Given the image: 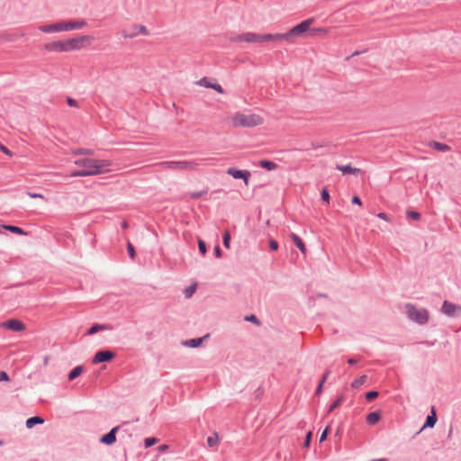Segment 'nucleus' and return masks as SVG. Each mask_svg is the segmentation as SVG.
Wrapping results in <instances>:
<instances>
[{
  "instance_id": "nucleus-11",
  "label": "nucleus",
  "mask_w": 461,
  "mask_h": 461,
  "mask_svg": "<svg viewBox=\"0 0 461 461\" xmlns=\"http://www.w3.org/2000/svg\"><path fill=\"white\" fill-rule=\"evenodd\" d=\"M0 327L13 331H22L25 330V325L18 319H9L5 321H3L0 324Z\"/></svg>"
},
{
  "instance_id": "nucleus-27",
  "label": "nucleus",
  "mask_w": 461,
  "mask_h": 461,
  "mask_svg": "<svg viewBox=\"0 0 461 461\" xmlns=\"http://www.w3.org/2000/svg\"><path fill=\"white\" fill-rule=\"evenodd\" d=\"M273 41H285L288 43H293L291 35L289 33V31L285 33H275L273 34Z\"/></svg>"
},
{
  "instance_id": "nucleus-28",
  "label": "nucleus",
  "mask_w": 461,
  "mask_h": 461,
  "mask_svg": "<svg viewBox=\"0 0 461 461\" xmlns=\"http://www.w3.org/2000/svg\"><path fill=\"white\" fill-rule=\"evenodd\" d=\"M3 228L11 231L12 233H14V234H18V235H26V232L24 231L23 229L18 227V226H15V225H7V224H4L3 225Z\"/></svg>"
},
{
  "instance_id": "nucleus-61",
  "label": "nucleus",
  "mask_w": 461,
  "mask_h": 461,
  "mask_svg": "<svg viewBox=\"0 0 461 461\" xmlns=\"http://www.w3.org/2000/svg\"><path fill=\"white\" fill-rule=\"evenodd\" d=\"M312 148H313L314 149H319V148H321V145L314 144L313 142H312Z\"/></svg>"
},
{
  "instance_id": "nucleus-8",
  "label": "nucleus",
  "mask_w": 461,
  "mask_h": 461,
  "mask_svg": "<svg viewBox=\"0 0 461 461\" xmlns=\"http://www.w3.org/2000/svg\"><path fill=\"white\" fill-rule=\"evenodd\" d=\"M90 41L91 37L86 35H80L71 39H68L66 40L68 52L78 50L84 46V43H89Z\"/></svg>"
},
{
  "instance_id": "nucleus-14",
  "label": "nucleus",
  "mask_w": 461,
  "mask_h": 461,
  "mask_svg": "<svg viewBox=\"0 0 461 461\" xmlns=\"http://www.w3.org/2000/svg\"><path fill=\"white\" fill-rule=\"evenodd\" d=\"M168 168L178 170H192L194 168V163L191 161H166Z\"/></svg>"
},
{
  "instance_id": "nucleus-21",
  "label": "nucleus",
  "mask_w": 461,
  "mask_h": 461,
  "mask_svg": "<svg viewBox=\"0 0 461 461\" xmlns=\"http://www.w3.org/2000/svg\"><path fill=\"white\" fill-rule=\"evenodd\" d=\"M44 419L41 416H32L26 420V428L32 429L35 425L43 424Z\"/></svg>"
},
{
  "instance_id": "nucleus-16",
  "label": "nucleus",
  "mask_w": 461,
  "mask_h": 461,
  "mask_svg": "<svg viewBox=\"0 0 461 461\" xmlns=\"http://www.w3.org/2000/svg\"><path fill=\"white\" fill-rule=\"evenodd\" d=\"M198 85L206 88H212L219 94H223L224 90L220 84L211 83L207 77H203L198 81Z\"/></svg>"
},
{
  "instance_id": "nucleus-58",
  "label": "nucleus",
  "mask_w": 461,
  "mask_h": 461,
  "mask_svg": "<svg viewBox=\"0 0 461 461\" xmlns=\"http://www.w3.org/2000/svg\"><path fill=\"white\" fill-rule=\"evenodd\" d=\"M167 449H168V446H167V445H166V444L160 445V446L158 447V450H159V452H164V451H166V450H167Z\"/></svg>"
},
{
  "instance_id": "nucleus-64",
  "label": "nucleus",
  "mask_w": 461,
  "mask_h": 461,
  "mask_svg": "<svg viewBox=\"0 0 461 461\" xmlns=\"http://www.w3.org/2000/svg\"><path fill=\"white\" fill-rule=\"evenodd\" d=\"M336 436H339V429L337 430Z\"/></svg>"
},
{
  "instance_id": "nucleus-20",
  "label": "nucleus",
  "mask_w": 461,
  "mask_h": 461,
  "mask_svg": "<svg viewBox=\"0 0 461 461\" xmlns=\"http://www.w3.org/2000/svg\"><path fill=\"white\" fill-rule=\"evenodd\" d=\"M381 420V413L378 411H372L366 415V421L368 425H375Z\"/></svg>"
},
{
  "instance_id": "nucleus-56",
  "label": "nucleus",
  "mask_w": 461,
  "mask_h": 461,
  "mask_svg": "<svg viewBox=\"0 0 461 461\" xmlns=\"http://www.w3.org/2000/svg\"><path fill=\"white\" fill-rule=\"evenodd\" d=\"M366 50H367L366 49H364L362 50H356L355 52L352 53V55L350 57H348L347 59H349L352 57L358 56L362 53H365V52H366Z\"/></svg>"
},
{
  "instance_id": "nucleus-1",
  "label": "nucleus",
  "mask_w": 461,
  "mask_h": 461,
  "mask_svg": "<svg viewBox=\"0 0 461 461\" xmlns=\"http://www.w3.org/2000/svg\"><path fill=\"white\" fill-rule=\"evenodd\" d=\"M86 24L87 23L85 20L60 21L52 24L41 25L39 27V30L45 33L68 32L79 30Z\"/></svg>"
},
{
  "instance_id": "nucleus-7",
  "label": "nucleus",
  "mask_w": 461,
  "mask_h": 461,
  "mask_svg": "<svg viewBox=\"0 0 461 461\" xmlns=\"http://www.w3.org/2000/svg\"><path fill=\"white\" fill-rule=\"evenodd\" d=\"M312 23L313 19L309 18L289 30V33L291 35L293 43L295 41V38L301 37L304 32H306L309 30Z\"/></svg>"
},
{
  "instance_id": "nucleus-57",
  "label": "nucleus",
  "mask_w": 461,
  "mask_h": 461,
  "mask_svg": "<svg viewBox=\"0 0 461 461\" xmlns=\"http://www.w3.org/2000/svg\"><path fill=\"white\" fill-rule=\"evenodd\" d=\"M357 362H358V360L354 357H350L348 359V363L351 366L356 365Z\"/></svg>"
},
{
  "instance_id": "nucleus-52",
  "label": "nucleus",
  "mask_w": 461,
  "mask_h": 461,
  "mask_svg": "<svg viewBox=\"0 0 461 461\" xmlns=\"http://www.w3.org/2000/svg\"><path fill=\"white\" fill-rule=\"evenodd\" d=\"M92 171H86L84 167L82 169H79V176H89Z\"/></svg>"
},
{
  "instance_id": "nucleus-24",
  "label": "nucleus",
  "mask_w": 461,
  "mask_h": 461,
  "mask_svg": "<svg viewBox=\"0 0 461 461\" xmlns=\"http://www.w3.org/2000/svg\"><path fill=\"white\" fill-rule=\"evenodd\" d=\"M84 370L83 366H77L74 368L70 370V372L68 375V379L69 381L75 380L77 377H78Z\"/></svg>"
},
{
  "instance_id": "nucleus-43",
  "label": "nucleus",
  "mask_w": 461,
  "mask_h": 461,
  "mask_svg": "<svg viewBox=\"0 0 461 461\" xmlns=\"http://www.w3.org/2000/svg\"><path fill=\"white\" fill-rule=\"evenodd\" d=\"M312 431L307 432L306 437H305L304 441H303V447H310L311 442H312Z\"/></svg>"
},
{
  "instance_id": "nucleus-12",
  "label": "nucleus",
  "mask_w": 461,
  "mask_h": 461,
  "mask_svg": "<svg viewBox=\"0 0 461 461\" xmlns=\"http://www.w3.org/2000/svg\"><path fill=\"white\" fill-rule=\"evenodd\" d=\"M441 312L448 317H455L461 312V306L448 301H444Z\"/></svg>"
},
{
  "instance_id": "nucleus-4",
  "label": "nucleus",
  "mask_w": 461,
  "mask_h": 461,
  "mask_svg": "<svg viewBox=\"0 0 461 461\" xmlns=\"http://www.w3.org/2000/svg\"><path fill=\"white\" fill-rule=\"evenodd\" d=\"M273 41V34L267 33V34H258L255 32H245L241 34H237L235 36H232L230 38V41L232 42H249V43H255V42H263V41Z\"/></svg>"
},
{
  "instance_id": "nucleus-26",
  "label": "nucleus",
  "mask_w": 461,
  "mask_h": 461,
  "mask_svg": "<svg viewBox=\"0 0 461 461\" xmlns=\"http://www.w3.org/2000/svg\"><path fill=\"white\" fill-rule=\"evenodd\" d=\"M207 336H205V338ZM203 339H204V337L191 339L185 340L184 342V345L186 347H189V348H198L201 346Z\"/></svg>"
},
{
  "instance_id": "nucleus-2",
  "label": "nucleus",
  "mask_w": 461,
  "mask_h": 461,
  "mask_svg": "<svg viewBox=\"0 0 461 461\" xmlns=\"http://www.w3.org/2000/svg\"><path fill=\"white\" fill-rule=\"evenodd\" d=\"M78 167H82L86 171H92L90 176H96L106 173L109 171L111 162L106 159H95L89 158H79L75 161Z\"/></svg>"
},
{
  "instance_id": "nucleus-22",
  "label": "nucleus",
  "mask_w": 461,
  "mask_h": 461,
  "mask_svg": "<svg viewBox=\"0 0 461 461\" xmlns=\"http://www.w3.org/2000/svg\"><path fill=\"white\" fill-rule=\"evenodd\" d=\"M291 239L293 240L295 246L299 249V250L303 253H306V247L303 240L295 233H291Z\"/></svg>"
},
{
  "instance_id": "nucleus-40",
  "label": "nucleus",
  "mask_w": 461,
  "mask_h": 461,
  "mask_svg": "<svg viewBox=\"0 0 461 461\" xmlns=\"http://www.w3.org/2000/svg\"><path fill=\"white\" fill-rule=\"evenodd\" d=\"M244 320L256 325H260V321L255 314L247 315Z\"/></svg>"
},
{
  "instance_id": "nucleus-15",
  "label": "nucleus",
  "mask_w": 461,
  "mask_h": 461,
  "mask_svg": "<svg viewBox=\"0 0 461 461\" xmlns=\"http://www.w3.org/2000/svg\"><path fill=\"white\" fill-rule=\"evenodd\" d=\"M44 49L48 51L68 52L67 42L65 41H56L45 44Z\"/></svg>"
},
{
  "instance_id": "nucleus-36",
  "label": "nucleus",
  "mask_w": 461,
  "mask_h": 461,
  "mask_svg": "<svg viewBox=\"0 0 461 461\" xmlns=\"http://www.w3.org/2000/svg\"><path fill=\"white\" fill-rule=\"evenodd\" d=\"M196 290V285H191L190 286H188L187 288L185 289L184 291V294L185 296V298H190L195 292Z\"/></svg>"
},
{
  "instance_id": "nucleus-10",
  "label": "nucleus",
  "mask_w": 461,
  "mask_h": 461,
  "mask_svg": "<svg viewBox=\"0 0 461 461\" xmlns=\"http://www.w3.org/2000/svg\"><path fill=\"white\" fill-rule=\"evenodd\" d=\"M226 173L231 176L235 179H242L246 185L249 183V179L251 176L250 172L246 169H239L236 167H229Z\"/></svg>"
},
{
  "instance_id": "nucleus-54",
  "label": "nucleus",
  "mask_w": 461,
  "mask_h": 461,
  "mask_svg": "<svg viewBox=\"0 0 461 461\" xmlns=\"http://www.w3.org/2000/svg\"><path fill=\"white\" fill-rule=\"evenodd\" d=\"M0 150L8 156H12V152L3 144L0 143Z\"/></svg>"
},
{
  "instance_id": "nucleus-32",
  "label": "nucleus",
  "mask_w": 461,
  "mask_h": 461,
  "mask_svg": "<svg viewBox=\"0 0 461 461\" xmlns=\"http://www.w3.org/2000/svg\"><path fill=\"white\" fill-rule=\"evenodd\" d=\"M158 441V439L156 437L146 438L144 439V447L146 448H149V447L154 446Z\"/></svg>"
},
{
  "instance_id": "nucleus-34",
  "label": "nucleus",
  "mask_w": 461,
  "mask_h": 461,
  "mask_svg": "<svg viewBox=\"0 0 461 461\" xmlns=\"http://www.w3.org/2000/svg\"><path fill=\"white\" fill-rule=\"evenodd\" d=\"M75 155H94V150L90 149H77L73 150Z\"/></svg>"
},
{
  "instance_id": "nucleus-60",
  "label": "nucleus",
  "mask_w": 461,
  "mask_h": 461,
  "mask_svg": "<svg viewBox=\"0 0 461 461\" xmlns=\"http://www.w3.org/2000/svg\"><path fill=\"white\" fill-rule=\"evenodd\" d=\"M421 343L422 344H426L428 346H434L435 345V341H428V340H426V341H423Z\"/></svg>"
},
{
  "instance_id": "nucleus-29",
  "label": "nucleus",
  "mask_w": 461,
  "mask_h": 461,
  "mask_svg": "<svg viewBox=\"0 0 461 461\" xmlns=\"http://www.w3.org/2000/svg\"><path fill=\"white\" fill-rule=\"evenodd\" d=\"M344 402L343 394H340L337 399L330 405L327 413L332 412L335 409L339 408Z\"/></svg>"
},
{
  "instance_id": "nucleus-13",
  "label": "nucleus",
  "mask_w": 461,
  "mask_h": 461,
  "mask_svg": "<svg viewBox=\"0 0 461 461\" xmlns=\"http://www.w3.org/2000/svg\"><path fill=\"white\" fill-rule=\"evenodd\" d=\"M139 34L148 35L149 31L144 25H133L130 30L122 31V35L124 38H134Z\"/></svg>"
},
{
  "instance_id": "nucleus-6",
  "label": "nucleus",
  "mask_w": 461,
  "mask_h": 461,
  "mask_svg": "<svg viewBox=\"0 0 461 461\" xmlns=\"http://www.w3.org/2000/svg\"><path fill=\"white\" fill-rule=\"evenodd\" d=\"M119 431L124 432L128 434L130 437L131 436V434L127 429H122V426L118 425L112 428L109 432L104 434L99 438V442L106 446L113 445L116 442V434Z\"/></svg>"
},
{
  "instance_id": "nucleus-30",
  "label": "nucleus",
  "mask_w": 461,
  "mask_h": 461,
  "mask_svg": "<svg viewBox=\"0 0 461 461\" xmlns=\"http://www.w3.org/2000/svg\"><path fill=\"white\" fill-rule=\"evenodd\" d=\"M367 380V375H363L361 376H359L357 379H355L352 384H351V386L355 389H357L359 388L362 384H364Z\"/></svg>"
},
{
  "instance_id": "nucleus-50",
  "label": "nucleus",
  "mask_w": 461,
  "mask_h": 461,
  "mask_svg": "<svg viewBox=\"0 0 461 461\" xmlns=\"http://www.w3.org/2000/svg\"><path fill=\"white\" fill-rule=\"evenodd\" d=\"M323 383L321 382H319L317 387H316V390H315V394L316 395H319L322 393V389H323Z\"/></svg>"
},
{
  "instance_id": "nucleus-25",
  "label": "nucleus",
  "mask_w": 461,
  "mask_h": 461,
  "mask_svg": "<svg viewBox=\"0 0 461 461\" xmlns=\"http://www.w3.org/2000/svg\"><path fill=\"white\" fill-rule=\"evenodd\" d=\"M258 165L262 168L267 169L268 171L275 170L278 167L277 164H276L275 162H273L271 160H268V159H262V160H260Z\"/></svg>"
},
{
  "instance_id": "nucleus-31",
  "label": "nucleus",
  "mask_w": 461,
  "mask_h": 461,
  "mask_svg": "<svg viewBox=\"0 0 461 461\" xmlns=\"http://www.w3.org/2000/svg\"><path fill=\"white\" fill-rule=\"evenodd\" d=\"M406 215L408 218L414 220V221H419L421 218V214L419 212L411 211V210L407 211Z\"/></svg>"
},
{
  "instance_id": "nucleus-45",
  "label": "nucleus",
  "mask_w": 461,
  "mask_h": 461,
  "mask_svg": "<svg viewBox=\"0 0 461 461\" xmlns=\"http://www.w3.org/2000/svg\"><path fill=\"white\" fill-rule=\"evenodd\" d=\"M10 381V376L5 371H0V382Z\"/></svg>"
},
{
  "instance_id": "nucleus-5",
  "label": "nucleus",
  "mask_w": 461,
  "mask_h": 461,
  "mask_svg": "<svg viewBox=\"0 0 461 461\" xmlns=\"http://www.w3.org/2000/svg\"><path fill=\"white\" fill-rule=\"evenodd\" d=\"M408 318L420 325L426 324L429 321V312L426 309H418L411 303L405 305Z\"/></svg>"
},
{
  "instance_id": "nucleus-35",
  "label": "nucleus",
  "mask_w": 461,
  "mask_h": 461,
  "mask_svg": "<svg viewBox=\"0 0 461 461\" xmlns=\"http://www.w3.org/2000/svg\"><path fill=\"white\" fill-rule=\"evenodd\" d=\"M379 395V393L375 390H373V391H369L367 393H366V399L367 402H372L374 401L375 399H376Z\"/></svg>"
},
{
  "instance_id": "nucleus-53",
  "label": "nucleus",
  "mask_w": 461,
  "mask_h": 461,
  "mask_svg": "<svg viewBox=\"0 0 461 461\" xmlns=\"http://www.w3.org/2000/svg\"><path fill=\"white\" fill-rule=\"evenodd\" d=\"M377 217L380 218V219H383V220H384L386 221H391L389 216L385 212H379L377 214Z\"/></svg>"
},
{
  "instance_id": "nucleus-41",
  "label": "nucleus",
  "mask_w": 461,
  "mask_h": 461,
  "mask_svg": "<svg viewBox=\"0 0 461 461\" xmlns=\"http://www.w3.org/2000/svg\"><path fill=\"white\" fill-rule=\"evenodd\" d=\"M207 444L210 447H215L218 444V435L215 434L214 437H208L207 438Z\"/></svg>"
},
{
  "instance_id": "nucleus-44",
  "label": "nucleus",
  "mask_w": 461,
  "mask_h": 461,
  "mask_svg": "<svg viewBox=\"0 0 461 461\" xmlns=\"http://www.w3.org/2000/svg\"><path fill=\"white\" fill-rule=\"evenodd\" d=\"M329 430H330V427L327 426L320 436V442H323L324 440H326L328 434H329Z\"/></svg>"
},
{
  "instance_id": "nucleus-19",
  "label": "nucleus",
  "mask_w": 461,
  "mask_h": 461,
  "mask_svg": "<svg viewBox=\"0 0 461 461\" xmlns=\"http://www.w3.org/2000/svg\"><path fill=\"white\" fill-rule=\"evenodd\" d=\"M110 326L106 324L95 323L86 331L87 336L96 334L99 331L110 330Z\"/></svg>"
},
{
  "instance_id": "nucleus-46",
  "label": "nucleus",
  "mask_w": 461,
  "mask_h": 461,
  "mask_svg": "<svg viewBox=\"0 0 461 461\" xmlns=\"http://www.w3.org/2000/svg\"><path fill=\"white\" fill-rule=\"evenodd\" d=\"M278 248H279L278 242H277V241H276L275 240H272V239H271V240H269V249H270L271 250L276 251V250H277V249H278Z\"/></svg>"
},
{
  "instance_id": "nucleus-18",
  "label": "nucleus",
  "mask_w": 461,
  "mask_h": 461,
  "mask_svg": "<svg viewBox=\"0 0 461 461\" xmlns=\"http://www.w3.org/2000/svg\"><path fill=\"white\" fill-rule=\"evenodd\" d=\"M438 420L436 410L434 407H432L431 414L428 415L425 420V423L423 424L421 429H424L426 428H433Z\"/></svg>"
},
{
  "instance_id": "nucleus-62",
  "label": "nucleus",
  "mask_w": 461,
  "mask_h": 461,
  "mask_svg": "<svg viewBox=\"0 0 461 461\" xmlns=\"http://www.w3.org/2000/svg\"><path fill=\"white\" fill-rule=\"evenodd\" d=\"M127 226H128V223H127L126 221H123V222L122 223V227L123 229H125Z\"/></svg>"
},
{
  "instance_id": "nucleus-37",
  "label": "nucleus",
  "mask_w": 461,
  "mask_h": 461,
  "mask_svg": "<svg viewBox=\"0 0 461 461\" xmlns=\"http://www.w3.org/2000/svg\"><path fill=\"white\" fill-rule=\"evenodd\" d=\"M321 198L323 202L330 203V195L327 187H323L321 191Z\"/></svg>"
},
{
  "instance_id": "nucleus-49",
  "label": "nucleus",
  "mask_w": 461,
  "mask_h": 461,
  "mask_svg": "<svg viewBox=\"0 0 461 461\" xmlns=\"http://www.w3.org/2000/svg\"><path fill=\"white\" fill-rule=\"evenodd\" d=\"M214 254H215L216 258H221V257L222 251H221V249L219 245H216L214 247Z\"/></svg>"
},
{
  "instance_id": "nucleus-9",
  "label": "nucleus",
  "mask_w": 461,
  "mask_h": 461,
  "mask_svg": "<svg viewBox=\"0 0 461 461\" xmlns=\"http://www.w3.org/2000/svg\"><path fill=\"white\" fill-rule=\"evenodd\" d=\"M115 356V353L110 349L98 350L92 359V364L97 365L99 363L109 362L113 360Z\"/></svg>"
},
{
  "instance_id": "nucleus-3",
  "label": "nucleus",
  "mask_w": 461,
  "mask_h": 461,
  "mask_svg": "<svg viewBox=\"0 0 461 461\" xmlns=\"http://www.w3.org/2000/svg\"><path fill=\"white\" fill-rule=\"evenodd\" d=\"M262 122V117L258 114H244L237 113L232 117V125L234 127H255L260 125Z\"/></svg>"
},
{
  "instance_id": "nucleus-48",
  "label": "nucleus",
  "mask_w": 461,
  "mask_h": 461,
  "mask_svg": "<svg viewBox=\"0 0 461 461\" xmlns=\"http://www.w3.org/2000/svg\"><path fill=\"white\" fill-rule=\"evenodd\" d=\"M330 373H331V370H330V369L326 370L324 372V374L322 375L320 382L324 384L326 382L327 378L329 377V375H330Z\"/></svg>"
},
{
  "instance_id": "nucleus-63",
  "label": "nucleus",
  "mask_w": 461,
  "mask_h": 461,
  "mask_svg": "<svg viewBox=\"0 0 461 461\" xmlns=\"http://www.w3.org/2000/svg\"><path fill=\"white\" fill-rule=\"evenodd\" d=\"M44 363H45V365H47V363H48V357H47L44 359Z\"/></svg>"
},
{
  "instance_id": "nucleus-42",
  "label": "nucleus",
  "mask_w": 461,
  "mask_h": 461,
  "mask_svg": "<svg viewBox=\"0 0 461 461\" xmlns=\"http://www.w3.org/2000/svg\"><path fill=\"white\" fill-rule=\"evenodd\" d=\"M206 193H207L206 190L193 192L189 194V196L191 199H198V198L202 197L203 195H204Z\"/></svg>"
},
{
  "instance_id": "nucleus-51",
  "label": "nucleus",
  "mask_w": 461,
  "mask_h": 461,
  "mask_svg": "<svg viewBox=\"0 0 461 461\" xmlns=\"http://www.w3.org/2000/svg\"><path fill=\"white\" fill-rule=\"evenodd\" d=\"M351 203L353 204H357V205H361L362 204L361 199L357 195H354L352 197Z\"/></svg>"
},
{
  "instance_id": "nucleus-59",
  "label": "nucleus",
  "mask_w": 461,
  "mask_h": 461,
  "mask_svg": "<svg viewBox=\"0 0 461 461\" xmlns=\"http://www.w3.org/2000/svg\"><path fill=\"white\" fill-rule=\"evenodd\" d=\"M79 169L78 170H74L70 173V176L72 177H77V176H79Z\"/></svg>"
},
{
  "instance_id": "nucleus-33",
  "label": "nucleus",
  "mask_w": 461,
  "mask_h": 461,
  "mask_svg": "<svg viewBox=\"0 0 461 461\" xmlns=\"http://www.w3.org/2000/svg\"><path fill=\"white\" fill-rule=\"evenodd\" d=\"M222 242H223V246L227 249L230 248V233L229 230H225L223 235H222Z\"/></svg>"
},
{
  "instance_id": "nucleus-39",
  "label": "nucleus",
  "mask_w": 461,
  "mask_h": 461,
  "mask_svg": "<svg viewBox=\"0 0 461 461\" xmlns=\"http://www.w3.org/2000/svg\"><path fill=\"white\" fill-rule=\"evenodd\" d=\"M127 251H128L129 257L131 259H134L136 257V251H135L134 246L130 241H128V243H127Z\"/></svg>"
},
{
  "instance_id": "nucleus-17",
  "label": "nucleus",
  "mask_w": 461,
  "mask_h": 461,
  "mask_svg": "<svg viewBox=\"0 0 461 461\" xmlns=\"http://www.w3.org/2000/svg\"><path fill=\"white\" fill-rule=\"evenodd\" d=\"M336 169L340 171L343 175H355L360 172L359 168L353 167L350 164L348 165H337Z\"/></svg>"
},
{
  "instance_id": "nucleus-23",
  "label": "nucleus",
  "mask_w": 461,
  "mask_h": 461,
  "mask_svg": "<svg viewBox=\"0 0 461 461\" xmlns=\"http://www.w3.org/2000/svg\"><path fill=\"white\" fill-rule=\"evenodd\" d=\"M429 147L439 152H447L450 150V147L447 144L435 140L429 143Z\"/></svg>"
},
{
  "instance_id": "nucleus-55",
  "label": "nucleus",
  "mask_w": 461,
  "mask_h": 461,
  "mask_svg": "<svg viewBox=\"0 0 461 461\" xmlns=\"http://www.w3.org/2000/svg\"><path fill=\"white\" fill-rule=\"evenodd\" d=\"M28 195H29L31 198H43V194H39V193H32V192H29V193H28Z\"/></svg>"
},
{
  "instance_id": "nucleus-38",
  "label": "nucleus",
  "mask_w": 461,
  "mask_h": 461,
  "mask_svg": "<svg viewBox=\"0 0 461 461\" xmlns=\"http://www.w3.org/2000/svg\"><path fill=\"white\" fill-rule=\"evenodd\" d=\"M198 249H199V252L204 256L207 252V248H206V243L204 240H203L202 239H198Z\"/></svg>"
},
{
  "instance_id": "nucleus-47",
  "label": "nucleus",
  "mask_w": 461,
  "mask_h": 461,
  "mask_svg": "<svg viewBox=\"0 0 461 461\" xmlns=\"http://www.w3.org/2000/svg\"><path fill=\"white\" fill-rule=\"evenodd\" d=\"M67 104L71 106V107H77V100H75L74 98L72 97H68L67 98Z\"/></svg>"
}]
</instances>
